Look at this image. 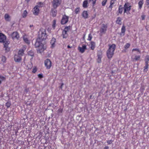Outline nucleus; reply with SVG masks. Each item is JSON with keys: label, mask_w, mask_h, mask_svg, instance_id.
<instances>
[{"label": "nucleus", "mask_w": 149, "mask_h": 149, "mask_svg": "<svg viewBox=\"0 0 149 149\" xmlns=\"http://www.w3.org/2000/svg\"><path fill=\"white\" fill-rule=\"evenodd\" d=\"M32 66L33 65L32 63H28L26 66V68L28 70L31 69L32 68Z\"/></svg>", "instance_id": "obj_36"}, {"label": "nucleus", "mask_w": 149, "mask_h": 149, "mask_svg": "<svg viewBox=\"0 0 149 149\" xmlns=\"http://www.w3.org/2000/svg\"><path fill=\"white\" fill-rule=\"evenodd\" d=\"M97 62L100 63L101 62V59L102 58V52L101 50L98 51L97 53Z\"/></svg>", "instance_id": "obj_8"}, {"label": "nucleus", "mask_w": 149, "mask_h": 149, "mask_svg": "<svg viewBox=\"0 0 149 149\" xmlns=\"http://www.w3.org/2000/svg\"><path fill=\"white\" fill-rule=\"evenodd\" d=\"M80 12V8H76L74 12L76 14H77Z\"/></svg>", "instance_id": "obj_40"}, {"label": "nucleus", "mask_w": 149, "mask_h": 149, "mask_svg": "<svg viewBox=\"0 0 149 149\" xmlns=\"http://www.w3.org/2000/svg\"><path fill=\"white\" fill-rule=\"evenodd\" d=\"M25 50V48L20 49L18 52V54L22 56L24 54V52Z\"/></svg>", "instance_id": "obj_25"}, {"label": "nucleus", "mask_w": 149, "mask_h": 149, "mask_svg": "<svg viewBox=\"0 0 149 149\" xmlns=\"http://www.w3.org/2000/svg\"><path fill=\"white\" fill-rule=\"evenodd\" d=\"M28 54L29 55L32 56H34L33 52L32 51H30L28 52Z\"/></svg>", "instance_id": "obj_44"}, {"label": "nucleus", "mask_w": 149, "mask_h": 149, "mask_svg": "<svg viewBox=\"0 0 149 149\" xmlns=\"http://www.w3.org/2000/svg\"><path fill=\"white\" fill-rule=\"evenodd\" d=\"M45 65L46 68L47 69H49L52 66V62L50 60L47 59L45 61Z\"/></svg>", "instance_id": "obj_9"}, {"label": "nucleus", "mask_w": 149, "mask_h": 149, "mask_svg": "<svg viewBox=\"0 0 149 149\" xmlns=\"http://www.w3.org/2000/svg\"><path fill=\"white\" fill-rule=\"evenodd\" d=\"M41 41H42L40 40L39 39H37L35 44L36 47L38 48L43 44L41 43Z\"/></svg>", "instance_id": "obj_18"}, {"label": "nucleus", "mask_w": 149, "mask_h": 149, "mask_svg": "<svg viewBox=\"0 0 149 149\" xmlns=\"http://www.w3.org/2000/svg\"><path fill=\"white\" fill-rule=\"evenodd\" d=\"M92 97V95H91L90 96V98H91Z\"/></svg>", "instance_id": "obj_59"}, {"label": "nucleus", "mask_w": 149, "mask_h": 149, "mask_svg": "<svg viewBox=\"0 0 149 149\" xmlns=\"http://www.w3.org/2000/svg\"><path fill=\"white\" fill-rule=\"evenodd\" d=\"M6 36L2 33H0V43L4 42L6 40Z\"/></svg>", "instance_id": "obj_14"}, {"label": "nucleus", "mask_w": 149, "mask_h": 149, "mask_svg": "<svg viewBox=\"0 0 149 149\" xmlns=\"http://www.w3.org/2000/svg\"><path fill=\"white\" fill-rule=\"evenodd\" d=\"M130 44L129 43H127L124 46V49L123 51V52H126V50L129 48L130 46Z\"/></svg>", "instance_id": "obj_30"}, {"label": "nucleus", "mask_w": 149, "mask_h": 149, "mask_svg": "<svg viewBox=\"0 0 149 149\" xmlns=\"http://www.w3.org/2000/svg\"><path fill=\"white\" fill-rule=\"evenodd\" d=\"M125 149H127V148H125Z\"/></svg>", "instance_id": "obj_61"}, {"label": "nucleus", "mask_w": 149, "mask_h": 149, "mask_svg": "<svg viewBox=\"0 0 149 149\" xmlns=\"http://www.w3.org/2000/svg\"><path fill=\"white\" fill-rule=\"evenodd\" d=\"M97 0H89L90 2H92L93 6H94L96 3Z\"/></svg>", "instance_id": "obj_45"}, {"label": "nucleus", "mask_w": 149, "mask_h": 149, "mask_svg": "<svg viewBox=\"0 0 149 149\" xmlns=\"http://www.w3.org/2000/svg\"><path fill=\"white\" fill-rule=\"evenodd\" d=\"M109 148L108 146H105L104 147V149H109Z\"/></svg>", "instance_id": "obj_55"}, {"label": "nucleus", "mask_w": 149, "mask_h": 149, "mask_svg": "<svg viewBox=\"0 0 149 149\" xmlns=\"http://www.w3.org/2000/svg\"><path fill=\"white\" fill-rule=\"evenodd\" d=\"M47 38V35L46 33L45 30L43 29H41L39 32L38 38V39L42 41L46 40Z\"/></svg>", "instance_id": "obj_2"}, {"label": "nucleus", "mask_w": 149, "mask_h": 149, "mask_svg": "<svg viewBox=\"0 0 149 149\" xmlns=\"http://www.w3.org/2000/svg\"><path fill=\"white\" fill-rule=\"evenodd\" d=\"M33 14L35 15H38L40 12V9L37 8V6H35L33 8L32 10Z\"/></svg>", "instance_id": "obj_10"}, {"label": "nucleus", "mask_w": 149, "mask_h": 149, "mask_svg": "<svg viewBox=\"0 0 149 149\" xmlns=\"http://www.w3.org/2000/svg\"><path fill=\"white\" fill-rule=\"evenodd\" d=\"M37 5L36 6H37V8H42L44 6V4L43 3L40 2L37 3Z\"/></svg>", "instance_id": "obj_32"}, {"label": "nucleus", "mask_w": 149, "mask_h": 149, "mask_svg": "<svg viewBox=\"0 0 149 149\" xmlns=\"http://www.w3.org/2000/svg\"><path fill=\"white\" fill-rule=\"evenodd\" d=\"M11 105V102H7L6 104V106L8 108Z\"/></svg>", "instance_id": "obj_43"}, {"label": "nucleus", "mask_w": 149, "mask_h": 149, "mask_svg": "<svg viewBox=\"0 0 149 149\" xmlns=\"http://www.w3.org/2000/svg\"><path fill=\"white\" fill-rule=\"evenodd\" d=\"M11 37L13 39H19V33L17 31L13 32L11 34Z\"/></svg>", "instance_id": "obj_11"}, {"label": "nucleus", "mask_w": 149, "mask_h": 149, "mask_svg": "<svg viewBox=\"0 0 149 149\" xmlns=\"http://www.w3.org/2000/svg\"><path fill=\"white\" fill-rule=\"evenodd\" d=\"M113 142V141L112 140H107V143L108 144H111Z\"/></svg>", "instance_id": "obj_50"}, {"label": "nucleus", "mask_w": 149, "mask_h": 149, "mask_svg": "<svg viewBox=\"0 0 149 149\" xmlns=\"http://www.w3.org/2000/svg\"><path fill=\"white\" fill-rule=\"evenodd\" d=\"M69 18V17L66 15H63L61 22V24L64 25L66 24L68 21Z\"/></svg>", "instance_id": "obj_7"}, {"label": "nucleus", "mask_w": 149, "mask_h": 149, "mask_svg": "<svg viewBox=\"0 0 149 149\" xmlns=\"http://www.w3.org/2000/svg\"><path fill=\"white\" fill-rule=\"evenodd\" d=\"M116 47L115 44L109 45V48L106 52L107 56L108 59H110L113 57Z\"/></svg>", "instance_id": "obj_1"}, {"label": "nucleus", "mask_w": 149, "mask_h": 149, "mask_svg": "<svg viewBox=\"0 0 149 149\" xmlns=\"http://www.w3.org/2000/svg\"><path fill=\"white\" fill-rule=\"evenodd\" d=\"M86 49V46L85 45H83L82 47H78V50L81 53H84Z\"/></svg>", "instance_id": "obj_13"}, {"label": "nucleus", "mask_w": 149, "mask_h": 149, "mask_svg": "<svg viewBox=\"0 0 149 149\" xmlns=\"http://www.w3.org/2000/svg\"><path fill=\"white\" fill-rule=\"evenodd\" d=\"M71 29V26H65L64 30L62 31V36L63 38H66L68 36L67 32Z\"/></svg>", "instance_id": "obj_5"}, {"label": "nucleus", "mask_w": 149, "mask_h": 149, "mask_svg": "<svg viewBox=\"0 0 149 149\" xmlns=\"http://www.w3.org/2000/svg\"><path fill=\"white\" fill-rule=\"evenodd\" d=\"M148 63H145V66L144 67V71L147 72L148 70Z\"/></svg>", "instance_id": "obj_35"}, {"label": "nucleus", "mask_w": 149, "mask_h": 149, "mask_svg": "<svg viewBox=\"0 0 149 149\" xmlns=\"http://www.w3.org/2000/svg\"><path fill=\"white\" fill-rule=\"evenodd\" d=\"M88 1L86 0L84 1L83 3L82 6L84 8H86L88 7Z\"/></svg>", "instance_id": "obj_28"}, {"label": "nucleus", "mask_w": 149, "mask_h": 149, "mask_svg": "<svg viewBox=\"0 0 149 149\" xmlns=\"http://www.w3.org/2000/svg\"><path fill=\"white\" fill-rule=\"evenodd\" d=\"M67 47L68 48H72V47H71L69 45H68L67 46Z\"/></svg>", "instance_id": "obj_56"}, {"label": "nucleus", "mask_w": 149, "mask_h": 149, "mask_svg": "<svg viewBox=\"0 0 149 149\" xmlns=\"http://www.w3.org/2000/svg\"><path fill=\"white\" fill-rule=\"evenodd\" d=\"M145 17H146V15H143L141 16V19L142 20H144L145 19Z\"/></svg>", "instance_id": "obj_52"}, {"label": "nucleus", "mask_w": 149, "mask_h": 149, "mask_svg": "<svg viewBox=\"0 0 149 149\" xmlns=\"http://www.w3.org/2000/svg\"><path fill=\"white\" fill-rule=\"evenodd\" d=\"M61 1L62 0H53L52 2L53 8L55 9H56L61 5Z\"/></svg>", "instance_id": "obj_6"}, {"label": "nucleus", "mask_w": 149, "mask_h": 149, "mask_svg": "<svg viewBox=\"0 0 149 149\" xmlns=\"http://www.w3.org/2000/svg\"><path fill=\"white\" fill-rule=\"evenodd\" d=\"M107 28L108 25L107 24H102L99 31V35L100 36H102L103 34L106 33Z\"/></svg>", "instance_id": "obj_3"}, {"label": "nucleus", "mask_w": 149, "mask_h": 149, "mask_svg": "<svg viewBox=\"0 0 149 149\" xmlns=\"http://www.w3.org/2000/svg\"><path fill=\"white\" fill-rule=\"evenodd\" d=\"M116 3V0H111L110 1V5L108 7V8L110 9L111 10L113 7L115 6Z\"/></svg>", "instance_id": "obj_15"}, {"label": "nucleus", "mask_w": 149, "mask_h": 149, "mask_svg": "<svg viewBox=\"0 0 149 149\" xmlns=\"http://www.w3.org/2000/svg\"><path fill=\"white\" fill-rule=\"evenodd\" d=\"M122 19L120 17H118L117 18V20L116 21V24L121 25L122 24L121 21Z\"/></svg>", "instance_id": "obj_27"}, {"label": "nucleus", "mask_w": 149, "mask_h": 149, "mask_svg": "<svg viewBox=\"0 0 149 149\" xmlns=\"http://www.w3.org/2000/svg\"><path fill=\"white\" fill-rule=\"evenodd\" d=\"M0 79L1 81H5L6 80V77L1 75H0Z\"/></svg>", "instance_id": "obj_42"}, {"label": "nucleus", "mask_w": 149, "mask_h": 149, "mask_svg": "<svg viewBox=\"0 0 149 149\" xmlns=\"http://www.w3.org/2000/svg\"><path fill=\"white\" fill-rule=\"evenodd\" d=\"M145 63H148L149 61V56L148 55H146L145 58Z\"/></svg>", "instance_id": "obj_34"}, {"label": "nucleus", "mask_w": 149, "mask_h": 149, "mask_svg": "<svg viewBox=\"0 0 149 149\" xmlns=\"http://www.w3.org/2000/svg\"><path fill=\"white\" fill-rule=\"evenodd\" d=\"M124 10L123 6L121 5H120L118 8V10L116 12V13L117 15H119L122 14L123 11Z\"/></svg>", "instance_id": "obj_12"}, {"label": "nucleus", "mask_w": 149, "mask_h": 149, "mask_svg": "<svg viewBox=\"0 0 149 149\" xmlns=\"http://www.w3.org/2000/svg\"><path fill=\"white\" fill-rule=\"evenodd\" d=\"M126 31L125 27L124 25H123L121 29V32L120 35L121 36H123L125 35V33Z\"/></svg>", "instance_id": "obj_19"}, {"label": "nucleus", "mask_w": 149, "mask_h": 149, "mask_svg": "<svg viewBox=\"0 0 149 149\" xmlns=\"http://www.w3.org/2000/svg\"><path fill=\"white\" fill-rule=\"evenodd\" d=\"M1 81L0 80V85L1 84Z\"/></svg>", "instance_id": "obj_58"}, {"label": "nucleus", "mask_w": 149, "mask_h": 149, "mask_svg": "<svg viewBox=\"0 0 149 149\" xmlns=\"http://www.w3.org/2000/svg\"><path fill=\"white\" fill-rule=\"evenodd\" d=\"M38 77L40 78H42L43 77V76L42 74H40L38 75Z\"/></svg>", "instance_id": "obj_53"}, {"label": "nucleus", "mask_w": 149, "mask_h": 149, "mask_svg": "<svg viewBox=\"0 0 149 149\" xmlns=\"http://www.w3.org/2000/svg\"><path fill=\"white\" fill-rule=\"evenodd\" d=\"M23 38L24 41L25 42V43L27 44H30V41L28 39L27 36L26 34H25L23 36Z\"/></svg>", "instance_id": "obj_20"}, {"label": "nucleus", "mask_w": 149, "mask_h": 149, "mask_svg": "<svg viewBox=\"0 0 149 149\" xmlns=\"http://www.w3.org/2000/svg\"><path fill=\"white\" fill-rule=\"evenodd\" d=\"M107 1V0H103V1L102 2V6H104Z\"/></svg>", "instance_id": "obj_48"}, {"label": "nucleus", "mask_w": 149, "mask_h": 149, "mask_svg": "<svg viewBox=\"0 0 149 149\" xmlns=\"http://www.w3.org/2000/svg\"><path fill=\"white\" fill-rule=\"evenodd\" d=\"M57 10L56 9H52L51 13L53 17L56 16L57 14Z\"/></svg>", "instance_id": "obj_31"}, {"label": "nucleus", "mask_w": 149, "mask_h": 149, "mask_svg": "<svg viewBox=\"0 0 149 149\" xmlns=\"http://www.w3.org/2000/svg\"><path fill=\"white\" fill-rule=\"evenodd\" d=\"M56 41V39L55 38H52L50 42L52 48H53L54 47Z\"/></svg>", "instance_id": "obj_24"}, {"label": "nucleus", "mask_w": 149, "mask_h": 149, "mask_svg": "<svg viewBox=\"0 0 149 149\" xmlns=\"http://www.w3.org/2000/svg\"><path fill=\"white\" fill-rule=\"evenodd\" d=\"M64 84L63 83L61 84V86H60V88L61 89H62L63 88V85Z\"/></svg>", "instance_id": "obj_54"}, {"label": "nucleus", "mask_w": 149, "mask_h": 149, "mask_svg": "<svg viewBox=\"0 0 149 149\" xmlns=\"http://www.w3.org/2000/svg\"><path fill=\"white\" fill-rule=\"evenodd\" d=\"M44 50V45L42 44L40 46V47H38V49H37V51L38 52L41 53L42 52H43Z\"/></svg>", "instance_id": "obj_21"}, {"label": "nucleus", "mask_w": 149, "mask_h": 149, "mask_svg": "<svg viewBox=\"0 0 149 149\" xmlns=\"http://www.w3.org/2000/svg\"><path fill=\"white\" fill-rule=\"evenodd\" d=\"M6 58L3 56L1 57V61L3 62H6Z\"/></svg>", "instance_id": "obj_47"}, {"label": "nucleus", "mask_w": 149, "mask_h": 149, "mask_svg": "<svg viewBox=\"0 0 149 149\" xmlns=\"http://www.w3.org/2000/svg\"><path fill=\"white\" fill-rule=\"evenodd\" d=\"M63 111V109L61 108L59 109L58 110V113H62Z\"/></svg>", "instance_id": "obj_49"}, {"label": "nucleus", "mask_w": 149, "mask_h": 149, "mask_svg": "<svg viewBox=\"0 0 149 149\" xmlns=\"http://www.w3.org/2000/svg\"><path fill=\"white\" fill-rule=\"evenodd\" d=\"M131 6L130 3L126 2L124 5V13H126L127 14L130 13L129 11L131 9Z\"/></svg>", "instance_id": "obj_4"}, {"label": "nucleus", "mask_w": 149, "mask_h": 149, "mask_svg": "<svg viewBox=\"0 0 149 149\" xmlns=\"http://www.w3.org/2000/svg\"><path fill=\"white\" fill-rule=\"evenodd\" d=\"M28 13L26 10L24 11L23 13L22 14V17L23 18H25L26 17Z\"/></svg>", "instance_id": "obj_38"}, {"label": "nucleus", "mask_w": 149, "mask_h": 149, "mask_svg": "<svg viewBox=\"0 0 149 149\" xmlns=\"http://www.w3.org/2000/svg\"><path fill=\"white\" fill-rule=\"evenodd\" d=\"M92 37L91 36V33H90L88 34V38L87 39V40L89 41H91V40L92 39Z\"/></svg>", "instance_id": "obj_46"}, {"label": "nucleus", "mask_w": 149, "mask_h": 149, "mask_svg": "<svg viewBox=\"0 0 149 149\" xmlns=\"http://www.w3.org/2000/svg\"><path fill=\"white\" fill-rule=\"evenodd\" d=\"M3 45L4 46V47L6 48L5 50H7V49L8 47V43L7 41H6V40L4 42H3Z\"/></svg>", "instance_id": "obj_37"}, {"label": "nucleus", "mask_w": 149, "mask_h": 149, "mask_svg": "<svg viewBox=\"0 0 149 149\" xmlns=\"http://www.w3.org/2000/svg\"><path fill=\"white\" fill-rule=\"evenodd\" d=\"M37 69L36 66L34 67L32 70V72L33 73H35L37 72Z\"/></svg>", "instance_id": "obj_41"}, {"label": "nucleus", "mask_w": 149, "mask_h": 149, "mask_svg": "<svg viewBox=\"0 0 149 149\" xmlns=\"http://www.w3.org/2000/svg\"><path fill=\"white\" fill-rule=\"evenodd\" d=\"M21 56L18 55H15L14 57V59L15 62H19L22 60Z\"/></svg>", "instance_id": "obj_16"}, {"label": "nucleus", "mask_w": 149, "mask_h": 149, "mask_svg": "<svg viewBox=\"0 0 149 149\" xmlns=\"http://www.w3.org/2000/svg\"><path fill=\"white\" fill-rule=\"evenodd\" d=\"M132 52L136 51L137 54H141V51L138 48H134L132 50Z\"/></svg>", "instance_id": "obj_33"}, {"label": "nucleus", "mask_w": 149, "mask_h": 149, "mask_svg": "<svg viewBox=\"0 0 149 149\" xmlns=\"http://www.w3.org/2000/svg\"><path fill=\"white\" fill-rule=\"evenodd\" d=\"M146 3L148 8H149V0H146Z\"/></svg>", "instance_id": "obj_51"}, {"label": "nucleus", "mask_w": 149, "mask_h": 149, "mask_svg": "<svg viewBox=\"0 0 149 149\" xmlns=\"http://www.w3.org/2000/svg\"><path fill=\"white\" fill-rule=\"evenodd\" d=\"M4 18L5 20L7 21H10V17L7 13H6L5 15Z\"/></svg>", "instance_id": "obj_29"}, {"label": "nucleus", "mask_w": 149, "mask_h": 149, "mask_svg": "<svg viewBox=\"0 0 149 149\" xmlns=\"http://www.w3.org/2000/svg\"><path fill=\"white\" fill-rule=\"evenodd\" d=\"M33 26V25H30V27H31V26Z\"/></svg>", "instance_id": "obj_60"}, {"label": "nucleus", "mask_w": 149, "mask_h": 149, "mask_svg": "<svg viewBox=\"0 0 149 149\" xmlns=\"http://www.w3.org/2000/svg\"><path fill=\"white\" fill-rule=\"evenodd\" d=\"M88 13L87 11H84L82 14V17L85 19L88 18Z\"/></svg>", "instance_id": "obj_22"}, {"label": "nucleus", "mask_w": 149, "mask_h": 149, "mask_svg": "<svg viewBox=\"0 0 149 149\" xmlns=\"http://www.w3.org/2000/svg\"><path fill=\"white\" fill-rule=\"evenodd\" d=\"M90 48L91 49L93 50L94 49L95 47V43L93 41H91L90 43Z\"/></svg>", "instance_id": "obj_23"}, {"label": "nucleus", "mask_w": 149, "mask_h": 149, "mask_svg": "<svg viewBox=\"0 0 149 149\" xmlns=\"http://www.w3.org/2000/svg\"><path fill=\"white\" fill-rule=\"evenodd\" d=\"M141 58V56L140 55H137L134 54L131 56V59L133 61H137L139 60Z\"/></svg>", "instance_id": "obj_17"}, {"label": "nucleus", "mask_w": 149, "mask_h": 149, "mask_svg": "<svg viewBox=\"0 0 149 149\" xmlns=\"http://www.w3.org/2000/svg\"><path fill=\"white\" fill-rule=\"evenodd\" d=\"M56 20L55 19L53 21L52 27L54 29H55L56 26Z\"/></svg>", "instance_id": "obj_39"}, {"label": "nucleus", "mask_w": 149, "mask_h": 149, "mask_svg": "<svg viewBox=\"0 0 149 149\" xmlns=\"http://www.w3.org/2000/svg\"><path fill=\"white\" fill-rule=\"evenodd\" d=\"M30 0H26V1L28 3L29 2Z\"/></svg>", "instance_id": "obj_57"}, {"label": "nucleus", "mask_w": 149, "mask_h": 149, "mask_svg": "<svg viewBox=\"0 0 149 149\" xmlns=\"http://www.w3.org/2000/svg\"><path fill=\"white\" fill-rule=\"evenodd\" d=\"M143 4V0H140L138 2V9L140 10L142 8V6Z\"/></svg>", "instance_id": "obj_26"}]
</instances>
